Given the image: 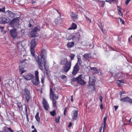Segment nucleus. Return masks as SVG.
<instances>
[{"label":"nucleus","instance_id":"a211bd4d","mask_svg":"<svg viewBox=\"0 0 132 132\" xmlns=\"http://www.w3.org/2000/svg\"><path fill=\"white\" fill-rule=\"evenodd\" d=\"M30 37H37L38 35V34L33 30L31 29V31L30 32Z\"/></svg>","mask_w":132,"mask_h":132},{"label":"nucleus","instance_id":"37998d69","mask_svg":"<svg viewBox=\"0 0 132 132\" xmlns=\"http://www.w3.org/2000/svg\"><path fill=\"white\" fill-rule=\"evenodd\" d=\"M77 63H78L79 64L81 65V64L82 63V60L80 58H78V62Z\"/></svg>","mask_w":132,"mask_h":132},{"label":"nucleus","instance_id":"473e14b6","mask_svg":"<svg viewBox=\"0 0 132 132\" xmlns=\"http://www.w3.org/2000/svg\"><path fill=\"white\" fill-rule=\"evenodd\" d=\"M34 48L30 47V51L31 54L32 56L33 57L35 56V50Z\"/></svg>","mask_w":132,"mask_h":132},{"label":"nucleus","instance_id":"393cba45","mask_svg":"<svg viewBox=\"0 0 132 132\" xmlns=\"http://www.w3.org/2000/svg\"><path fill=\"white\" fill-rule=\"evenodd\" d=\"M75 43L74 42H68L67 44V46L69 48H71L74 45Z\"/></svg>","mask_w":132,"mask_h":132},{"label":"nucleus","instance_id":"9d476101","mask_svg":"<svg viewBox=\"0 0 132 132\" xmlns=\"http://www.w3.org/2000/svg\"><path fill=\"white\" fill-rule=\"evenodd\" d=\"M50 98L51 100H57L58 98V96H56L54 92L53 91L51 88L50 89Z\"/></svg>","mask_w":132,"mask_h":132},{"label":"nucleus","instance_id":"423d86ee","mask_svg":"<svg viewBox=\"0 0 132 132\" xmlns=\"http://www.w3.org/2000/svg\"><path fill=\"white\" fill-rule=\"evenodd\" d=\"M80 33L78 32L77 33L74 35L72 36L71 38H69V37L67 38V40H70L71 39L75 42H78L80 39Z\"/></svg>","mask_w":132,"mask_h":132},{"label":"nucleus","instance_id":"4be33fe9","mask_svg":"<svg viewBox=\"0 0 132 132\" xmlns=\"http://www.w3.org/2000/svg\"><path fill=\"white\" fill-rule=\"evenodd\" d=\"M70 15L73 19H76L78 18V14L77 12L74 13L72 12L71 13Z\"/></svg>","mask_w":132,"mask_h":132},{"label":"nucleus","instance_id":"39448f33","mask_svg":"<svg viewBox=\"0 0 132 132\" xmlns=\"http://www.w3.org/2000/svg\"><path fill=\"white\" fill-rule=\"evenodd\" d=\"M39 72L38 70H36L35 71V78L32 79V82L33 84L36 86H37L40 83L39 78L38 76Z\"/></svg>","mask_w":132,"mask_h":132},{"label":"nucleus","instance_id":"cd10ccee","mask_svg":"<svg viewBox=\"0 0 132 132\" xmlns=\"http://www.w3.org/2000/svg\"><path fill=\"white\" fill-rule=\"evenodd\" d=\"M3 21V24H5L8 23L10 21V19L8 18H6L4 17H2Z\"/></svg>","mask_w":132,"mask_h":132},{"label":"nucleus","instance_id":"13d9d810","mask_svg":"<svg viewBox=\"0 0 132 132\" xmlns=\"http://www.w3.org/2000/svg\"><path fill=\"white\" fill-rule=\"evenodd\" d=\"M102 128H103L102 125V126H101V127H100L99 130L98 132H101L102 130Z\"/></svg>","mask_w":132,"mask_h":132},{"label":"nucleus","instance_id":"412c9836","mask_svg":"<svg viewBox=\"0 0 132 132\" xmlns=\"http://www.w3.org/2000/svg\"><path fill=\"white\" fill-rule=\"evenodd\" d=\"M16 104L19 108V110L20 111H22L23 110V105L21 102H18Z\"/></svg>","mask_w":132,"mask_h":132},{"label":"nucleus","instance_id":"7c9ffc66","mask_svg":"<svg viewBox=\"0 0 132 132\" xmlns=\"http://www.w3.org/2000/svg\"><path fill=\"white\" fill-rule=\"evenodd\" d=\"M99 22V23L98 24V26L101 30L102 31L103 33H104V30H103V28L104 26V25L102 24L101 22Z\"/></svg>","mask_w":132,"mask_h":132},{"label":"nucleus","instance_id":"0e129e2a","mask_svg":"<svg viewBox=\"0 0 132 132\" xmlns=\"http://www.w3.org/2000/svg\"><path fill=\"white\" fill-rule=\"evenodd\" d=\"M100 108L102 110L103 108V104L102 103H101V104L100 105Z\"/></svg>","mask_w":132,"mask_h":132},{"label":"nucleus","instance_id":"e433bc0d","mask_svg":"<svg viewBox=\"0 0 132 132\" xmlns=\"http://www.w3.org/2000/svg\"><path fill=\"white\" fill-rule=\"evenodd\" d=\"M39 113L37 112V113L35 116V118L36 120L38 122H39L40 121V119L39 117Z\"/></svg>","mask_w":132,"mask_h":132},{"label":"nucleus","instance_id":"f704fd0d","mask_svg":"<svg viewBox=\"0 0 132 132\" xmlns=\"http://www.w3.org/2000/svg\"><path fill=\"white\" fill-rule=\"evenodd\" d=\"M77 28V25L76 24L73 23L72 24V26L71 28H70L69 29H75Z\"/></svg>","mask_w":132,"mask_h":132},{"label":"nucleus","instance_id":"1a4fd4ad","mask_svg":"<svg viewBox=\"0 0 132 132\" xmlns=\"http://www.w3.org/2000/svg\"><path fill=\"white\" fill-rule=\"evenodd\" d=\"M41 65L42 66V68H40V67L39 66V65L38 63H37L38 65V66L39 68L42 71L43 70V65L45 68L44 72L46 73V74H48V67L45 66L46 64V62H45V63H43V62H42V63L41 62Z\"/></svg>","mask_w":132,"mask_h":132},{"label":"nucleus","instance_id":"49530a36","mask_svg":"<svg viewBox=\"0 0 132 132\" xmlns=\"http://www.w3.org/2000/svg\"><path fill=\"white\" fill-rule=\"evenodd\" d=\"M5 7H4L2 9H0V12H5Z\"/></svg>","mask_w":132,"mask_h":132},{"label":"nucleus","instance_id":"c03bdc74","mask_svg":"<svg viewBox=\"0 0 132 132\" xmlns=\"http://www.w3.org/2000/svg\"><path fill=\"white\" fill-rule=\"evenodd\" d=\"M116 0H105V1L111 4L112 2H115Z\"/></svg>","mask_w":132,"mask_h":132},{"label":"nucleus","instance_id":"680f3d73","mask_svg":"<svg viewBox=\"0 0 132 132\" xmlns=\"http://www.w3.org/2000/svg\"><path fill=\"white\" fill-rule=\"evenodd\" d=\"M54 9H55V10H56V11H57V13L59 14V15H60V17H61V13H60L59 11V10H56V9H55V8H54Z\"/></svg>","mask_w":132,"mask_h":132},{"label":"nucleus","instance_id":"7ed1b4c3","mask_svg":"<svg viewBox=\"0 0 132 132\" xmlns=\"http://www.w3.org/2000/svg\"><path fill=\"white\" fill-rule=\"evenodd\" d=\"M84 78L82 74L80 75L77 78H73L72 79V81L73 82L77 81V83L81 85H84L86 82L84 80Z\"/></svg>","mask_w":132,"mask_h":132},{"label":"nucleus","instance_id":"8fccbe9b","mask_svg":"<svg viewBox=\"0 0 132 132\" xmlns=\"http://www.w3.org/2000/svg\"><path fill=\"white\" fill-rule=\"evenodd\" d=\"M67 77L64 75H63L61 76L60 77V78L62 79H63L64 78H66Z\"/></svg>","mask_w":132,"mask_h":132},{"label":"nucleus","instance_id":"052dcab7","mask_svg":"<svg viewBox=\"0 0 132 132\" xmlns=\"http://www.w3.org/2000/svg\"><path fill=\"white\" fill-rule=\"evenodd\" d=\"M3 19L2 18H0V23L1 24H3Z\"/></svg>","mask_w":132,"mask_h":132},{"label":"nucleus","instance_id":"f03ea898","mask_svg":"<svg viewBox=\"0 0 132 132\" xmlns=\"http://www.w3.org/2000/svg\"><path fill=\"white\" fill-rule=\"evenodd\" d=\"M71 63V61H68L66 57L63 58L61 59L60 61V64L64 65L63 67V70L66 73L70 69Z\"/></svg>","mask_w":132,"mask_h":132},{"label":"nucleus","instance_id":"79ce46f5","mask_svg":"<svg viewBox=\"0 0 132 132\" xmlns=\"http://www.w3.org/2000/svg\"><path fill=\"white\" fill-rule=\"evenodd\" d=\"M24 105L25 106V114H29L27 112V106L25 104H24Z\"/></svg>","mask_w":132,"mask_h":132},{"label":"nucleus","instance_id":"ea45409f","mask_svg":"<svg viewBox=\"0 0 132 132\" xmlns=\"http://www.w3.org/2000/svg\"><path fill=\"white\" fill-rule=\"evenodd\" d=\"M69 57L70 59V60L71 61V60H73L74 58L75 57V55L73 54H70Z\"/></svg>","mask_w":132,"mask_h":132},{"label":"nucleus","instance_id":"4d7b16f0","mask_svg":"<svg viewBox=\"0 0 132 132\" xmlns=\"http://www.w3.org/2000/svg\"><path fill=\"white\" fill-rule=\"evenodd\" d=\"M124 80H117V81H119V82H122L123 83H125V82H123V81H124Z\"/></svg>","mask_w":132,"mask_h":132},{"label":"nucleus","instance_id":"774afa93","mask_svg":"<svg viewBox=\"0 0 132 132\" xmlns=\"http://www.w3.org/2000/svg\"><path fill=\"white\" fill-rule=\"evenodd\" d=\"M32 132H37V131L36 128H35L34 130L32 131Z\"/></svg>","mask_w":132,"mask_h":132},{"label":"nucleus","instance_id":"6e6d98bb","mask_svg":"<svg viewBox=\"0 0 132 132\" xmlns=\"http://www.w3.org/2000/svg\"><path fill=\"white\" fill-rule=\"evenodd\" d=\"M26 117L27 121L28 122L29 121V118H28L29 114H26Z\"/></svg>","mask_w":132,"mask_h":132},{"label":"nucleus","instance_id":"f8f14e48","mask_svg":"<svg viewBox=\"0 0 132 132\" xmlns=\"http://www.w3.org/2000/svg\"><path fill=\"white\" fill-rule=\"evenodd\" d=\"M44 108V109L47 110L49 108V105L47 102L45 98H43L42 102Z\"/></svg>","mask_w":132,"mask_h":132},{"label":"nucleus","instance_id":"9b49d317","mask_svg":"<svg viewBox=\"0 0 132 132\" xmlns=\"http://www.w3.org/2000/svg\"><path fill=\"white\" fill-rule=\"evenodd\" d=\"M120 101L124 102H128L130 104L132 103V99L128 96L121 98Z\"/></svg>","mask_w":132,"mask_h":132},{"label":"nucleus","instance_id":"58836bf2","mask_svg":"<svg viewBox=\"0 0 132 132\" xmlns=\"http://www.w3.org/2000/svg\"><path fill=\"white\" fill-rule=\"evenodd\" d=\"M60 118V116L59 115H58L57 117L56 118H55V122L57 123H59L60 122L59 120Z\"/></svg>","mask_w":132,"mask_h":132},{"label":"nucleus","instance_id":"5fc2aeb1","mask_svg":"<svg viewBox=\"0 0 132 132\" xmlns=\"http://www.w3.org/2000/svg\"><path fill=\"white\" fill-rule=\"evenodd\" d=\"M130 1L131 0H126L125 2V4L126 5H127Z\"/></svg>","mask_w":132,"mask_h":132},{"label":"nucleus","instance_id":"a19ab883","mask_svg":"<svg viewBox=\"0 0 132 132\" xmlns=\"http://www.w3.org/2000/svg\"><path fill=\"white\" fill-rule=\"evenodd\" d=\"M56 113V111L55 110H53L50 112V114L53 116H54L55 115Z\"/></svg>","mask_w":132,"mask_h":132},{"label":"nucleus","instance_id":"c85d7f7f","mask_svg":"<svg viewBox=\"0 0 132 132\" xmlns=\"http://www.w3.org/2000/svg\"><path fill=\"white\" fill-rule=\"evenodd\" d=\"M17 47L18 49H21L23 47V46L21 42H18L17 43Z\"/></svg>","mask_w":132,"mask_h":132},{"label":"nucleus","instance_id":"dca6fc26","mask_svg":"<svg viewBox=\"0 0 132 132\" xmlns=\"http://www.w3.org/2000/svg\"><path fill=\"white\" fill-rule=\"evenodd\" d=\"M8 16L10 18H14L16 15V14L9 10L7 11L6 12Z\"/></svg>","mask_w":132,"mask_h":132},{"label":"nucleus","instance_id":"f257e3e1","mask_svg":"<svg viewBox=\"0 0 132 132\" xmlns=\"http://www.w3.org/2000/svg\"><path fill=\"white\" fill-rule=\"evenodd\" d=\"M47 53L46 51L44 49H43L41 51L40 56V58L38 56L35 57V59L37 63H38L39 66L41 68H42V66L41 65V62L45 63L46 62H47L46 57Z\"/></svg>","mask_w":132,"mask_h":132},{"label":"nucleus","instance_id":"69168bd1","mask_svg":"<svg viewBox=\"0 0 132 132\" xmlns=\"http://www.w3.org/2000/svg\"><path fill=\"white\" fill-rule=\"evenodd\" d=\"M72 123L71 122H70L68 126V127L69 128L71 127L72 125Z\"/></svg>","mask_w":132,"mask_h":132},{"label":"nucleus","instance_id":"603ef678","mask_svg":"<svg viewBox=\"0 0 132 132\" xmlns=\"http://www.w3.org/2000/svg\"><path fill=\"white\" fill-rule=\"evenodd\" d=\"M7 129L9 130L11 132H13L14 131L10 127L8 128Z\"/></svg>","mask_w":132,"mask_h":132},{"label":"nucleus","instance_id":"f3484780","mask_svg":"<svg viewBox=\"0 0 132 132\" xmlns=\"http://www.w3.org/2000/svg\"><path fill=\"white\" fill-rule=\"evenodd\" d=\"M95 78H92L89 77V84L90 86H94L95 84Z\"/></svg>","mask_w":132,"mask_h":132},{"label":"nucleus","instance_id":"338daca9","mask_svg":"<svg viewBox=\"0 0 132 132\" xmlns=\"http://www.w3.org/2000/svg\"><path fill=\"white\" fill-rule=\"evenodd\" d=\"M34 22V21L32 20H30L29 21V23H31V24L33 23Z\"/></svg>","mask_w":132,"mask_h":132},{"label":"nucleus","instance_id":"09e8293b","mask_svg":"<svg viewBox=\"0 0 132 132\" xmlns=\"http://www.w3.org/2000/svg\"><path fill=\"white\" fill-rule=\"evenodd\" d=\"M67 107H66L64 109V115L65 117L66 116V112H67Z\"/></svg>","mask_w":132,"mask_h":132},{"label":"nucleus","instance_id":"c9c22d12","mask_svg":"<svg viewBox=\"0 0 132 132\" xmlns=\"http://www.w3.org/2000/svg\"><path fill=\"white\" fill-rule=\"evenodd\" d=\"M20 72V74L21 75L24 72H26V71L24 70V68L23 67H20L19 69Z\"/></svg>","mask_w":132,"mask_h":132},{"label":"nucleus","instance_id":"a18cd8bd","mask_svg":"<svg viewBox=\"0 0 132 132\" xmlns=\"http://www.w3.org/2000/svg\"><path fill=\"white\" fill-rule=\"evenodd\" d=\"M119 19L120 20V22L122 24H125V21H123V20L120 18H119Z\"/></svg>","mask_w":132,"mask_h":132},{"label":"nucleus","instance_id":"2eb2a0df","mask_svg":"<svg viewBox=\"0 0 132 132\" xmlns=\"http://www.w3.org/2000/svg\"><path fill=\"white\" fill-rule=\"evenodd\" d=\"M73 113L72 119L73 120H75L77 119L78 116V111L77 110H74L73 111Z\"/></svg>","mask_w":132,"mask_h":132},{"label":"nucleus","instance_id":"6e6552de","mask_svg":"<svg viewBox=\"0 0 132 132\" xmlns=\"http://www.w3.org/2000/svg\"><path fill=\"white\" fill-rule=\"evenodd\" d=\"M80 67L78 65V63H77L74 66L72 72V74L73 75H76L78 72L80 70Z\"/></svg>","mask_w":132,"mask_h":132},{"label":"nucleus","instance_id":"b1692460","mask_svg":"<svg viewBox=\"0 0 132 132\" xmlns=\"http://www.w3.org/2000/svg\"><path fill=\"white\" fill-rule=\"evenodd\" d=\"M30 47L35 48L36 47V44L35 39H33L31 40L30 42Z\"/></svg>","mask_w":132,"mask_h":132},{"label":"nucleus","instance_id":"bb28decb","mask_svg":"<svg viewBox=\"0 0 132 132\" xmlns=\"http://www.w3.org/2000/svg\"><path fill=\"white\" fill-rule=\"evenodd\" d=\"M97 2L99 3L100 6L101 7H104L105 4V2L104 1L98 0Z\"/></svg>","mask_w":132,"mask_h":132},{"label":"nucleus","instance_id":"e2e57ef3","mask_svg":"<svg viewBox=\"0 0 132 132\" xmlns=\"http://www.w3.org/2000/svg\"><path fill=\"white\" fill-rule=\"evenodd\" d=\"M73 95H71V101L72 102L73 101Z\"/></svg>","mask_w":132,"mask_h":132},{"label":"nucleus","instance_id":"bf43d9fd","mask_svg":"<svg viewBox=\"0 0 132 132\" xmlns=\"http://www.w3.org/2000/svg\"><path fill=\"white\" fill-rule=\"evenodd\" d=\"M41 82L42 84H43L44 83V78L43 77H42V78H41Z\"/></svg>","mask_w":132,"mask_h":132},{"label":"nucleus","instance_id":"4468645a","mask_svg":"<svg viewBox=\"0 0 132 132\" xmlns=\"http://www.w3.org/2000/svg\"><path fill=\"white\" fill-rule=\"evenodd\" d=\"M23 77L26 80H30L34 78V76L31 73H28L26 76H23Z\"/></svg>","mask_w":132,"mask_h":132},{"label":"nucleus","instance_id":"72a5a7b5","mask_svg":"<svg viewBox=\"0 0 132 132\" xmlns=\"http://www.w3.org/2000/svg\"><path fill=\"white\" fill-rule=\"evenodd\" d=\"M52 100L53 106L55 108H56L57 107L56 105L57 102L56 101V100Z\"/></svg>","mask_w":132,"mask_h":132},{"label":"nucleus","instance_id":"864d4df0","mask_svg":"<svg viewBox=\"0 0 132 132\" xmlns=\"http://www.w3.org/2000/svg\"><path fill=\"white\" fill-rule=\"evenodd\" d=\"M103 98V97L102 96H100V100L101 102V103H102V102Z\"/></svg>","mask_w":132,"mask_h":132},{"label":"nucleus","instance_id":"aec40b11","mask_svg":"<svg viewBox=\"0 0 132 132\" xmlns=\"http://www.w3.org/2000/svg\"><path fill=\"white\" fill-rule=\"evenodd\" d=\"M108 118V115L107 114H106L103 119V123H102V124L103 125V131L102 132H104L105 131V129L106 128V119Z\"/></svg>","mask_w":132,"mask_h":132},{"label":"nucleus","instance_id":"4c0bfd02","mask_svg":"<svg viewBox=\"0 0 132 132\" xmlns=\"http://www.w3.org/2000/svg\"><path fill=\"white\" fill-rule=\"evenodd\" d=\"M18 21V18H15L13 19L11 21V22L12 23H16Z\"/></svg>","mask_w":132,"mask_h":132},{"label":"nucleus","instance_id":"0eeeda50","mask_svg":"<svg viewBox=\"0 0 132 132\" xmlns=\"http://www.w3.org/2000/svg\"><path fill=\"white\" fill-rule=\"evenodd\" d=\"M10 35L14 39L16 38L17 36V30L16 29L13 28L10 30Z\"/></svg>","mask_w":132,"mask_h":132},{"label":"nucleus","instance_id":"2f4dec72","mask_svg":"<svg viewBox=\"0 0 132 132\" xmlns=\"http://www.w3.org/2000/svg\"><path fill=\"white\" fill-rule=\"evenodd\" d=\"M117 8L119 15L123 16V13L121 10V8H120L119 6L118 5L117 6Z\"/></svg>","mask_w":132,"mask_h":132},{"label":"nucleus","instance_id":"c756f323","mask_svg":"<svg viewBox=\"0 0 132 132\" xmlns=\"http://www.w3.org/2000/svg\"><path fill=\"white\" fill-rule=\"evenodd\" d=\"M90 69L94 71V73H98V70L96 67H90Z\"/></svg>","mask_w":132,"mask_h":132},{"label":"nucleus","instance_id":"6ab92c4d","mask_svg":"<svg viewBox=\"0 0 132 132\" xmlns=\"http://www.w3.org/2000/svg\"><path fill=\"white\" fill-rule=\"evenodd\" d=\"M63 21V19L61 18L60 17H58L55 19V22L56 25L61 24Z\"/></svg>","mask_w":132,"mask_h":132},{"label":"nucleus","instance_id":"3c124183","mask_svg":"<svg viewBox=\"0 0 132 132\" xmlns=\"http://www.w3.org/2000/svg\"><path fill=\"white\" fill-rule=\"evenodd\" d=\"M5 86L6 87H9L10 86V84L9 83H6L5 84Z\"/></svg>","mask_w":132,"mask_h":132},{"label":"nucleus","instance_id":"5701e85b","mask_svg":"<svg viewBox=\"0 0 132 132\" xmlns=\"http://www.w3.org/2000/svg\"><path fill=\"white\" fill-rule=\"evenodd\" d=\"M83 56L86 60L89 61V58L91 57L92 56L90 54V53H86Z\"/></svg>","mask_w":132,"mask_h":132},{"label":"nucleus","instance_id":"de8ad7c7","mask_svg":"<svg viewBox=\"0 0 132 132\" xmlns=\"http://www.w3.org/2000/svg\"><path fill=\"white\" fill-rule=\"evenodd\" d=\"M85 16L87 20H88V21H89L90 23H92L91 20L89 18H88L87 16Z\"/></svg>","mask_w":132,"mask_h":132},{"label":"nucleus","instance_id":"a878e982","mask_svg":"<svg viewBox=\"0 0 132 132\" xmlns=\"http://www.w3.org/2000/svg\"><path fill=\"white\" fill-rule=\"evenodd\" d=\"M34 31H35V32H37V31H39L40 30V26L37 25L36 27H35L33 29H32Z\"/></svg>","mask_w":132,"mask_h":132},{"label":"nucleus","instance_id":"ddd939ff","mask_svg":"<svg viewBox=\"0 0 132 132\" xmlns=\"http://www.w3.org/2000/svg\"><path fill=\"white\" fill-rule=\"evenodd\" d=\"M20 62L22 66L24 67H26L28 66L29 62L27 60L24 59L20 60Z\"/></svg>","mask_w":132,"mask_h":132},{"label":"nucleus","instance_id":"20e7f679","mask_svg":"<svg viewBox=\"0 0 132 132\" xmlns=\"http://www.w3.org/2000/svg\"><path fill=\"white\" fill-rule=\"evenodd\" d=\"M22 90L23 91L22 94L24 96L26 100L28 103H29V100L31 97V96H30V91L26 88H25Z\"/></svg>","mask_w":132,"mask_h":132}]
</instances>
